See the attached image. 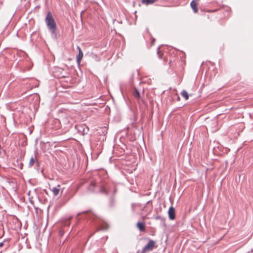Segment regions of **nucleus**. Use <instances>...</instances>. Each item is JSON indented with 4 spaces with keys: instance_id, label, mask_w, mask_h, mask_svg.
I'll return each instance as SVG.
<instances>
[{
    "instance_id": "obj_1",
    "label": "nucleus",
    "mask_w": 253,
    "mask_h": 253,
    "mask_svg": "<svg viewBox=\"0 0 253 253\" xmlns=\"http://www.w3.org/2000/svg\"><path fill=\"white\" fill-rule=\"evenodd\" d=\"M46 25L52 34H56V24L51 12H47L45 19Z\"/></svg>"
},
{
    "instance_id": "obj_2",
    "label": "nucleus",
    "mask_w": 253,
    "mask_h": 253,
    "mask_svg": "<svg viewBox=\"0 0 253 253\" xmlns=\"http://www.w3.org/2000/svg\"><path fill=\"white\" fill-rule=\"evenodd\" d=\"M156 247V242L154 240H150L148 243L144 247L142 251H138L137 253H146L152 251Z\"/></svg>"
},
{
    "instance_id": "obj_3",
    "label": "nucleus",
    "mask_w": 253,
    "mask_h": 253,
    "mask_svg": "<svg viewBox=\"0 0 253 253\" xmlns=\"http://www.w3.org/2000/svg\"><path fill=\"white\" fill-rule=\"evenodd\" d=\"M77 49L78 50L79 54L77 56V62L78 64H80L81 63V61L83 57L84 54H83V52L82 51L81 48H80V46H77Z\"/></svg>"
},
{
    "instance_id": "obj_4",
    "label": "nucleus",
    "mask_w": 253,
    "mask_h": 253,
    "mask_svg": "<svg viewBox=\"0 0 253 253\" xmlns=\"http://www.w3.org/2000/svg\"><path fill=\"white\" fill-rule=\"evenodd\" d=\"M168 214L169 218L173 220L175 219V209L173 207H170L169 210L168 211Z\"/></svg>"
},
{
    "instance_id": "obj_5",
    "label": "nucleus",
    "mask_w": 253,
    "mask_h": 253,
    "mask_svg": "<svg viewBox=\"0 0 253 253\" xmlns=\"http://www.w3.org/2000/svg\"><path fill=\"white\" fill-rule=\"evenodd\" d=\"M54 196H57L59 195L60 192V185H58L56 187L52 188L51 189Z\"/></svg>"
},
{
    "instance_id": "obj_6",
    "label": "nucleus",
    "mask_w": 253,
    "mask_h": 253,
    "mask_svg": "<svg viewBox=\"0 0 253 253\" xmlns=\"http://www.w3.org/2000/svg\"><path fill=\"white\" fill-rule=\"evenodd\" d=\"M190 6L195 13L198 11V3L196 0H193L190 3Z\"/></svg>"
},
{
    "instance_id": "obj_7",
    "label": "nucleus",
    "mask_w": 253,
    "mask_h": 253,
    "mask_svg": "<svg viewBox=\"0 0 253 253\" xmlns=\"http://www.w3.org/2000/svg\"><path fill=\"white\" fill-rule=\"evenodd\" d=\"M136 226L138 228V229L140 231H145V223L144 222H138Z\"/></svg>"
},
{
    "instance_id": "obj_8",
    "label": "nucleus",
    "mask_w": 253,
    "mask_h": 253,
    "mask_svg": "<svg viewBox=\"0 0 253 253\" xmlns=\"http://www.w3.org/2000/svg\"><path fill=\"white\" fill-rule=\"evenodd\" d=\"M157 0H142V2L145 4H152L155 1H156Z\"/></svg>"
},
{
    "instance_id": "obj_9",
    "label": "nucleus",
    "mask_w": 253,
    "mask_h": 253,
    "mask_svg": "<svg viewBox=\"0 0 253 253\" xmlns=\"http://www.w3.org/2000/svg\"><path fill=\"white\" fill-rule=\"evenodd\" d=\"M181 95L186 100H187L189 98L188 94L187 92L185 90H183L182 91V92H181Z\"/></svg>"
},
{
    "instance_id": "obj_10",
    "label": "nucleus",
    "mask_w": 253,
    "mask_h": 253,
    "mask_svg": "<svg viewBox=\"0 0 253 253\" xmlns=\"http://www.w3.org/2000/svg\"><path fill=\"white\" fill-rule=\"evenodd\" d=\"M133 95L137 99H139L140 97V93L136 88H135Z\"/></svg>"
},
{
    "instance_id": "obj_11",
    "label": "nucleus",
    "mask_w": 253,
    "mask_h": 253,
    "mask_svg": "<svg viewBox=\"0 0 253 253\" xmlns=\"http://www.w3.org/2000/svg\"><path fill=\"white\" fill-rule=\"evenodd\" d=\"M35 158L33 157H32L30 159V162L29 163V167H32L34 163H35Z\"/></svg>"
},
{
    "instance_id": "obj_12",
    "label": "nucleus",
    "mask_w": 253,
    "mask_h": 253,
    "mask_svg": "<svg viewBox=\"0 0 253 253\" xmlns=\"http://www.w3.org/2000/svg\"><path fill=\"white\" fill-rule=\"evenodd\" d=\"M100 192L103 194H107L108 192L106 191L104 187L102 186L100 188Z\"/></svg>"
},
{
    "instance_id": "obj_13",
    "label": "nucleus",
    "mask_w": 253,
    "mask_h": 253,
    "mask_svg": "<svg viewBox=\"0 0 253 253\" xmlns=\"http://www.w3.org/2000/svg\"><path fill=\"white\" fill-rule=\"evenodd\" d=\"M90 212V211H83L82 212H79L77 214V216H79L80 215H81L82 213H86V212Z\"/></svg>"
},
{
    "instance_id": "obj_14",
    "label": "nucleus",
    "mask_w": 253,
    "mask_h": 253,
    "mask_svg": "<svg viewBox=\"0 0 253 253\" xmlns=\"http://www.w3.org/2000/svg\"><path fill=\"white\" fill-rule=\"evenodd\" d=\"M3 243H2V242L0 243V247L3 246Z\"/></svg>"
},
{
    "instance_id": "obj_15",
    "label": "nucleus",
    "mask_w": 253,
    "mask_h": 253,
    "mask_svg": "<svg viewBox=\"0 0 253 253\" xmlns=\"http://www.w3.org/2000/svg\"><path fill=\"white\" fill-rule=\"evenodd\" d=\"M63 233H62V231H60V235L61 236H62V235H63Z\"/></svg>"
},
{
    "instance_id": "obj_16",
    "label": "nucleus",
    "mask_w": 253,
    "mask_h": 253,
    "mask_svg": "<svg viewBox=\"0 0 253 253\" xmlns=\"http://www.w3.org/2000/svg\"><path fill=\"white\" fill-rule=\"evenodd\" d=\"M91 185H93V186H94V185H95V183H94L93 182H92L91 183Z\"/></svg>"
},
{
    "instance_id": "obj_17",
    "label": "nucleus",
    "mask_w": 253,
    "mask_h": 253,
    "mask_svg": "<svg viewBox=\"0 0 253 253\" xmlns=\"http://www.w3.org/2000/svg\"><path fill=\"white\" fill-rule=\"evenodd\" d=\"M158 54H159V57L160 58V57H161V55L159 54H160V53H159V51H158Z\"/></svg>"
}]
</instances>
